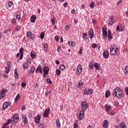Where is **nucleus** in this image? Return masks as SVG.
<instances>
[{
	"label": "nucleus",
	"instance_id": "nucleus-1",
	"mask_svg": "<svg viewBox=\"0 0 128 128\" xmlns=\"http://www.w3.org/2000/svg\"><path fill=\"white\" fill-rule=\"evenodd\" d=\"M112 95L114 98L117 97L118 98H122V91L120 88L116 87L112 90Z\"/></svg>",
	"mask_w": 128,
	"mask_h": 128
},
{
	"label": "nucleus",
	"instance_id": "nucleus-2",
	"mask_svg": "<svg viewBox=\"0 0 128 128\" xmlns=\"http://www.w3.org/2000/svg\"><path fill=\"white\" fill-rule=\"evenodd\" d=\"M118 52V48H116L114 46L112 45L110 47V53L112 56H116Z\"/></svg>",
	"mask_w": 128,
	"mask_h": 128
},
{
	"label": "nucleus",
	"instance_id": "nucleus-3",
	"mask_svg": "<svg viewBox=\"0 0 128 128\" xmlns=\"http://www.w3.org/2000/svg\"><path fill=\"white\" fill-rule=\"evenodd\" d=\"M88 108V104L86 102H83L81 103V108L82 110L84 112V110H86Z\"/></svg>",
	"mask_w": 128,
	"mask_h": 128
},
{
	"label": "nucleus",
	"instance_id": "nucleus-4",
	"mask_svg": "<svg viewBox=\"0 0 128 128\" xmlns=\"http://www.w3.org/2000/svg\"><path fill=\"white\" fill-rule=\"evenodd\" d=\"M8 89L2 88L0 92V98L2 100L4 96H6V94L8 92Z\"/></svg>",
	"mask_w": 128,
	"mask_h": 128
},
{
	"label": "nucleus",
	"instance_id": "nucleus-5",
	"mask_svg": "<svg viewBox=\"0 0 128 128\" xmlns=\"http://www.w3.org/2000/svg\"><path fill=\"white\" fill-rule=\"evenodd\" d=\"M9 106H10V102L6 101L4 102L2 107V110H4L6 108H8Z\"/></svg>",
	"mask_w": 128,
	"mask_h": 128
},
{
	"label": "nucleus",
	"instance_id": "nucleus-6",
	"mask_svg": "<svg viewBox=\"0 0 128 128\" xmlns=\"http://www.w3.org/2000/svg\"><path fill=\"white\" fill-rule=\"evenodd\" d=\"M82 70V65L78 66H77L76 70L77 76H80Z\"/></svg>",
	"mask_w": 128,
	"mask_h": 128
},
{
	"label": "nucleus",
	"instance_id": "nucleus-7",
	"mask_svg": "<svg viewBox=\"0 0 128 128\" xmlns=\"http://www.w3.org/2000/svg\"><path fill=\"white\" fill-rule=\"evenodd\" d=\"M50 108H46L44 112V118H48V115L50 114Z\"/></svg>",
	"mask_w": 128,
	"mask_h": 128
},
{
	"label": "nucleus",
	"instance_id": "nucleus-8",
	"mask_svg": "<svg viewBox=\"0 0 128 128\" xmlns=\"http://www.w3.org/2000/svg\"><path fill=\"white\" fill-rule=\"evenodd\" d=\"M116 30L117 32H123V30H124V26L122 25H118L116 27Z\"/></svg>",
	"mask_w": 128,
	"mask_h": 128
},
{
	"label": "nucleus",
	"instance_id": "nucleus-9",
	"mask_svg": "<svg viewBox=\"0 0 128 128\" xmlns=\"http://www.w3.org/2000/svg\"><path fill=\"white\" fill-rule=\"evenodd\" d=\"M88 36L90 40H92V38L94 36V30H92L91 29L88 30Z\"/></svg>",
	"mask_w": 128,
	"mask_h": 128
},
{
	"label": "nucleus",
	"instance_id": "nucleus-10",
	"mask_svg": "<svg viewBox=\"0 0 128 128\" xmlns=\"http://www.w3.org/2000/svg\"><path fill=\"white\" fill-rule=\"evenodd\" d=\"M102 38L104 40H106V38L108 36V31H106V29L102 28Z\"/></svg>",
	"mask_w": 128,
	"mask_h": 128
},
{
	"label": "nucleus",
	"instance_id": "nucleus-11",
	"mask_svg": "<svg viewBox=\"0 0 128 128\" xmlns=\"http://www.w3.org/2000/svg\"><path fill=\"white\" fill-rule=\"evenodd\" d=\"M24 48H20V50H19V52L20 54V60H22V58H24Z\"/></svg>",
	"mask_w": 128,
	"mask_h": 128
},
{
	"label": "nucleus",
	"instance_id": "nucleus-12",
	"mask_svg": "<svg viewBox=\"0 0 128 128\" xmlns=\"http://www.w3.org/2000/svg\"><path fill=\"white\" fill-rule=\"evenodd\" d=\"M11 120H12V122H17L18 120V115H14L11 118Z\"/></svg>",
	"mask_w": 128,
	"mask_h": 128
},
{
	"label": "nucleus",
	"instance_id": "nucleus-13",
	"mask_svg": "<svg viewBox=\"0 0 128 128\" xmlns=\"http://www.w3.org/2000/svg\"><path fill=\"white\" fill-rule=\"evenodd\" d=\"M94 66L96 70H102V68L100 67V64L98 62H95L94 64Z\"/></svg>",
	"mask_w": 128,
	"mask_h": 128
},
{
	"label": "nucleus",
	"instance_id": "nucleus-14",
	"mask_svg": "<svg viewBox=\"0 0 128 128\" xmlns=\"http://www.w3.org/2000/svg\"><path fill=\"white\" fill-rule=\"evenodd\" d=\"M39 72V74H42V68L40 65H38L36 70V72Z\"/></svg>",
	"mask_w": 128,
	"mask_h": 128
},
{
	"label": "nucleus",
	"instance_id": "nucleus-15",
	"mask_svg": "<svg viewBox=\"0 0 128 128\" xmlns=\"http://www.w3.org/2000/svg\"><path fill=\"white\" fill-rule=\"evenodd\" d=\"M43 72L44 73V74H48L50 72V68L47 66H44L43 67Z\"/></svg>",
	"mask_w": 128,
	"mask_h": 128
},
{
	"label": "nucleus",
	"instance_id": "nucleus-16",
	"mask_svg": "<svg viewBox=\"0 0 128 128\" xmlns=\"http://www.w3.org/2000/svg\"><path fill=\"white\" fill-rule=\"evenodd\" d=\"M102 126L104 128H108V120H104L102 122Z\"/></svg>",
	"mask_w": 128,
	"mask_h": 128
},
{
	"label": "nucleus",
	"instance_id": "nucleus-17",
	"mask_svg": "<svg viewBox=\"0 0 128 128\" xmlns=\"http://www.w3.org/2000/svg\"><path fill=\"white\" fill-rule=\"evenodd\" d=\"M84 112L83 110H81L80 114H79V120H82L84 117Z\"/></svg>",
	"mask_w": 128,
	"mask_h": 128
},
{
	"label": "nucleus",
	"instance_id": "nucleus-18",
	"mask_svg": "<svg viewBox=\"0 0 128 128\" xmlns=\"http://www.w3.org/2000/svg\"><path fill=\"white\" fill-rule=\"evenodd\" d=\"M34 122L36 124H40V116L38 115H37L34 118Z\"/></svg>",
	"mask_w": 128,
	"mask_h": 128
},
{
	"label": "nucleus",
	"instance_id": "nucleus-19",
	"mask_svg": "<svg viewBox=\"0 0 128 128\" xmlns=\"http://www.w3.org/2000/svg\"><path fill=\"white\" fill-rule=\"evenodd\" d=\"M114 20V16H111L110 18L108 20V24L109 26H112V24H114V22L112 20Z\"/></svg>",
	"mask_w": 128,
	"mask_h": 128
},
{
	"label": "nucleus",
	"instance_id": "nucleus-20",
	"mask_svg": "<svg viewBox=\"0 0 128 128\" xmlns=\"http://www.w3.org/2000/svg\"><path fill=\"white\" fill-rule=\"evenodd\" d=\"M84 86V83L82 82V81L80 80L78 82V84H77V87L78 88H82Z\"/></svg>",
	"mask_w": 128,
	"mask_h": 128
},
{
	"label": "nucleus",
	"instance_id": "nucleus-21",
	"mask_svg": "<svg viewBox=\"0 0 128 128\" xmlns=\"http://www.w3.org/2000/svg\"><path fill=\"white\" fill-rule=\"evenodd\" d=\"M103 56L104 58H108V52L105 50L103 52Z\"/></svg>",
	"mask_w": 128,
	"mask_h": 128
},
{
	"label": "nucleus",
	"instance_id": "nucleus-22",
	"mask_svg": "<svg viewBox=\"0 0 128 128\" xmlns=\"http://www.w3.org/2000/svg\"><path fill=\"white\" fill-rule=\"evenodd\" d=\"M112 32H110V30H108V40H112Z\"/></svg>",
	"mask_w": 128,
	"mask_h": 128
},
{
	"label": "nucleus",
	"instance_id": "nucleus-23",
	"mask_svg": "<svg viewBox=\"0 0 128 128\" xmlns=\"http://www.w3.org/2000/svg\"><path fill=\"white\" fill-rule=\"evenodd\" d=\"M30 20L31 22H35L36 20V15H32L30 17Z\"/></svg>",
	"mask_w": 128,
	"mask_h": 128
},
{
	"label": "nucleus",
	"instance_id": "nucleus-24",
	"mask_svg": "<svg viewBox=\"0 0 128 128\" xmlns=\"http://www.w3.org/2000/svg\"><path fill=\"white\" fill-rule=\"evenodd\" d=\"M112 108L111 106H108V104L105 105V110L106 112H110V110Z\"/></svg>",
	"mask_w": 128,
	"mask_h": 128
},
{
	"label": "nucleus",
	"instance_id": "nucleus-25",
	"mask_svg": "<svg viewBox=\"0 0 128 128\" xmlns=\"http://www.w3.org/2000/svg\"><path fill=\"white\" fill-rule=\"evenodd\" d=\"M22 120L24 121V124L28 123V118L24 115H22Z\"/></svg>",
	"mask_w": 128,
	"mask_h": 128
},
{
	"label": "nucleus",
	"instance_id": "nucleus-26",
	"mask_svg": "<svg viewBox=\"0 0 128 128\" xmlns=\"http://www.w3.org/2000/svg\"><path fill=\"white\" fill-rule=\"evenodd\" d=\"M110 96V90H107L105 92V98H108Z\"/></svg>",
	"mask_w": 128,
	"mask_h": 128
},
{
	"label": "nucleus",
	"instance_id": "nucleus-27",
	"mask_svg": "<svg viewBox=\"0 0 128 128\" xmlns=\"http://www.w3.org/2000/svg\"><path fill=\"white\" fill-rule=\"evenodd\" d=\"M120 128H126V124L122 122H120L119 124Z\"/></svg>",
	"mask_w": 128,
	"mask_h": 128
},
{
	"label": "nucleus",
	"instance_id": "nucleus-28",
	"mask_svg": "<svg viewBox=\"0 0 128 128\" xmlns=\"http://www.w3.org/2000/svg\"><path fill=\"white\" fill-rule=\"evenodd\" d=\"M56 128H60V119H57L56 121Z\"/></svg>",
	"mask_w": 128,
	"mask_h": 128
},
{
	"label": "nucleus",
	"instance_id": "nucleus-29",
	"mask_svg": "<svg viewBox=\"0 0 128 128\" xmlns=\"http://www.w3.org/2000/svg\"><path fill=\"white\" fill-rule=\"evenodd\" d=\"M32 32H27L26 36L28 38H30L32 39Z\"/></svg>",
	"mask_w": 128,
	"mask_h": 128
},
{
	"label": "nucleus",
	"instance_id": "nucleus-30",
	"mask_svg": "<svg viewBox=\"0 0 128 128\" xmlns=\"http://www.w3.org/2000/svg\"><path fill=\"white\" fill-rule=\"evenodd\" d=\"M22 68L24 70H27L28 68V64L26 62H24L22 64Z\"/></svg>",
	"mask_w": 128,
	"mask_h": 128
},
{
	"label": "nucleus",
	"instance_id": "nucleus-31",
	"mask_svg": "<svg viewBox=\"0 0 128 128\" xmlns=\"http://www.w3.org/2000/svg\"><path fill=\"white\" fill-rule=\"evenodd\" d=\"M68 44L70 46H76V43L74 41H70L68 42Z\"/></svg>",
	"mask_w": 128,
	"mask_h": 128
},
{
	"label": "nucleus",
	"instance_id": "nucleus-32",
	"mask_svg": "<svg viewBox=\"0 0 128 128\" xmlns=\"http://www.w3.org/2000/svg\"><path fill=\"white\" fill-rule=\"evenodd\" d=\"M14 76L15 78H18V68H16L14 70Z\"/></svg>",
	"mask_w": 128,
	"mask_h": 128
},
{
	"label": "nucleus",
	"instance_id": "nucleus-33",
	"mask_svg": "<svg viewBox=\"0 0 128 128\" xmlns=\"http://www.w3.org/2000/svg\"><path fill=\"white\" fill-rule=\"evenodd\" d=\"M20 94H18L16 96L14 102H18V100H20Z\"/></svg>",
	"mask_w": 128,
	"mask_h": 128
},
{
	"label": "nucleus",
	"instance_id": "nucleus-34",
	"mask_svg": "<svg viewBox=\"0 0 128 128\" xmlns=\"http://www.w3.org/2000/svg\"><path fill=\"white\" fill-rule=\"evenodd\" d=\"M60 74H62L60 70L59 69H56V76H60Z\"/></svg>",
	"mask_w": 128,
	"mask_h": 128
},
{
	"label": "nucleus",
	"instance_id": "nucleus-35",
	"mask_svg": "<svg viewBox=\"0 0 128 128\" xmlns=\"http://www.w3.org/2000/svg\"><path fill=\"white\" fill-rule=\"evenodd\" d=\"M30 56L32 58L33 60H34V58H36V54L31 52L30 54Z\"/></svg>",
	"mask_w": 128,
	"mask_h": 128
},
{
	"label": "nucleus",
	"instance_id": "nucleus-36",
	"mask_svg": "<svg viewBox=\"0 0 128 128\" xmlns=\"http://www.w3.org/2000/svg\"><path fill=\"white\" fill-rule=\"evenodd\" d=\"M11 22L12 24H16V18H13L11 20Z\"/></svg>",
	"mask_w": 128,
	"mask_h": 128
},
{
	"label": "nucleus",
	"instance_id": "nucleus-37",
	"mask_svg": "<svg viewBox=\"0 0 128 128\" xmlns=\"http://www.w3.org/2000/svg\"><path fill=\"white\" fill-rule=\"evenodd\" d=\"M59 68L61 70H64L66 68V66L64 64H62L60 66Z\"/></svg>",
	"mask_w": 128,
	"mask_h": 128
},
{
	"label": "nucleus",
	"instance_id": "nucleus-38",
	"mask_svg": "<svg viewBox=\"0 0 128 128\" xmlns=\"http://www.w3.org/2000/svg\"><path fill=\"white\" fill-rule=\"evenodd\" d=\"M38 126L40 127V128H44L45 126H44V124H42V123H40V122H39V124H38Z\"/></svg>",
	"mask_w": 128,
	"mask_h": 128
},
{
	"label": "nucleus",
	"instance_id": "nucleus-39",
	"mask_svg": "<svg viewBox=\"0 0 128 128\" xmlns=\"http://www.w3.org/2000/svg\"><path fill=\"white\" fill-rule=\"evenodd\" d=\"M4 70H5L6 74H8V72H10V68L6 67Z\"/></svg>",
	"mask_w": 128,
	"mask_h": 128
},
{
	"label": "nucleus",
	"instance_id": "nucleus-40",
	"mask_svg": "<svg viewBox=\"0 0 128 128\" xmlns=\"http://www.w3.org/2000/svg\"><path fill=\"white\" fill-rule=\"evenodd\" d=\"M40 38L41 40H44V32H42L40 34Z\"/></svg>",
	"mask_w": 128,
	"mask_h": 128
},
{
	"label": "nucleus",
	"instance_id": "nucleus-41",
	"mask_svg": "<svg viewBox=\"0 0 128 128\" xmlns=\"http://www.w3.org/2000/svg\"><path fill=\"white\" fill-rule=\"evenodd\" d=\"M34 70H36L34 67H32L30 71V74H33Z\"/></svg>",
	"mask_w": 128,
	"mask_h": 128
},
{
	"label": "nucleus",
	"instance_id": "nucleus-42",
	"mask_svg": "<svg viewBox=\"0 0 128 128\" xmlns=\"http://www.w3.org/2000/svg\"><path fill=\"white\" fill-rule=\"evenodd\" d=\"M89 68L90 70H92V68H94V64L92 62H90L89 64Z\"/></svg>",
	"mask_w": 128,
	"mask_h": 128
},
{
	"label": "nucleus",
	"instance_id": "nucleus-43",
	"mask_svg": "<svg viewBox=\"0 0 128 128\" xmlns=\"http://www.w3.org/2000/svg\"><path fill=\"white\" fill-rule=\"evenodd\" d=\"M12 122V118L10 119H8V122H7L5 123V124L7 125V126H8V124H10V122Z\"/></svg>",
	"mask_w": 128,
	"mask_h": 128
},
{
	"label": "nucleus",
	"instance_id": "nucleus-44",
	"mask_svg": "<svg viewBox=\"0 0 128 128\" xmlns=\"http://www.w3.org/2000/svg\"><path fill=\"white\" fill-rule=\"evenodd\" d=\"M90 8H94V2H92L90 3Z\"/></svg>",
	"mask_w": 128,
	"mask_h": 128
},
{
	"label": "nucleus",
	"instance_id": "nucleus-45",
	"mask_svg": "<svg viewBox=\"0 0 128 128\" xmlns=\"http://www.w3.org/2000/svg\"><path fill=\"white\" fill-rule=\"evenodd\" d=\"M46 82L48 84H52V80L50 78H46Z\"/></svg>",
	"mask_w": 128,
	"mask_h": 128
},
{
	"label": "nucleus",
	"instance_id": "nucleus-46",
	"mask_svg": "<svg viewBox=\"0 0 128 128\" xmlns=\"http://www.w3.org/2000/svg\"><path fill=\"white\" fill-rule=\"evenodd\" d=\"M20 30V26L18 25L16 26V28H15V30H16V32H18V30Z\"/></svg>",
	"mask_w": 128,
	"mask_h": 128
},
{
	"label": "nucleus",
	"instance_id": "nucleus-47",
	"mask_svg": "<svg viewBox=\"0 0 128 128\" xmlns=\"http://www.w3.org/2000/svg\"><path fill=\"white\" fill-rule=\"evenodd\" d=\"M70 26L69 24H68L65 26V30H70Z\"/></svg>",
	"mask_w": 128,
	"mask_h": 128
},
{
	"label": "nucleus",
	"instance_id": "nucleus-48",
	"mask_svg": "<svg viewBox=\"0 0 128 128\" xmlns=\"http://www.w3.org/2000/svg\"><path fill=\"white\" fill-rule=\"evenodd\" d=\"M26 86V84L24 82H22L21 84L22 88H24Z\"/></svg>",
	"mask_w": 128,
	"mask_h": 128
},
{
	"label": "nucleus",
	"instance_id": "nucleus-49",
	"mask_svg": "<svg viewBox=\"0 0 128 128\" xmlns=\"http://www.w3.org/2000/svg\"><path fill=\"white\" fill-rule=\"evenodd\" d=\"M92 94V90L88 88V94Z\"/></svg>",
	"mask_w": 128,
	"mask_h": 128
},
{
	"label": "nucleus",
	"instance_id": "nucleus-50",
	"mask_svg": "<svg viewBox=\"0 0 128 128\" xmlns=\"http://www.w3.org/2000/svg\"><path fill=\"white\" fill-rule=\"evenodd\" d=\"M16 18H17V20H20V15L17 14L16 15Z\"/></svg>",
	"mask_w": 128,
	"mask_h": 128
},
{
	"label": "nucleus",
	"instance_id": "nucleus-51",
	"mask_svg": "<svg viewBox=\"0 0 128 128\" xmlns=\"http://www.w3.org/2000/svg\"><path fill=\"white\" fill-rule=\"evenodd\" d=\"M1 128H10V126H8V125H6V124H4Z\"/></svg>",
	"mask_w": 128,
	"mask_h": 128
},
{
	"label": "nucleus",
	"instance_id": "nucleus-52",
	"mask_svg": "<svg viewBox=\"0 0 128 128\" xmlns=\"http://www.w3.org/2000/svg\"><path fill=\"white\" fill-rule=\"evenodd\" d=\"M54 40H55L56 42H58V40H60V36H55Z\"/></svg>",
	"mask_w": 128,
	"mask_h": 128
},
{
	"label": "nucleus",
	"instance_id": "nucleus-53",
	"mask_svg": "<svg viewBox=\"0 0 128 128\" xmlns=\"http://www.w3.org/2000/svg\"><path fill=\"white\" fill-rule=\"evenodd\" d=\"M8 8H10V6H12V2H8Z\"/></svg>",
	"mask_w": 128,
	"mask_h": 128
},
{
	"label": "nucleus",
	"instance_id": "nucleus-54",
	"mask_svg": "<svg viewBox=\"0 0 128 128\" xmlns=\"http://www.w3.org/2000/svg\"><path fill=\"white\" fill-rule=\"evenodd\" d=\"M7 64H8V66H12V63L10 61H8L7 62Z\"/></svg>",
	"mask_w": 128,
	"mask_h": 128
},
{
	"label": "nucleus",
	"instance_id": "nucleus-55",
	"mask_svg": "<svg viewBox=\"0 0 128 128\" xmlns=\"http://www.w3.org/2000/svg\"><path fill=\"white\" fill-rule=\"evenodd\" d=\"M84 94H86V95L88 94V89H85L84 90Z\"/></svg>",
	"mask_w": 128,
	"mask_h": 128
},
{
	"label": "nucleus",
	"instance_id": "nucleus-56",
	"mask_svg": "<svg viewBox=\"0 0 128 128\" xmlns=\"http://www.w3.org/2000/svg\"><path fill=\"white\" fill-rule=\"evenodd\" d=\"M74 128H78V124H76V122L74 123Z\"/></svg>",
	"mask_w": 128,
	"mask_h": 128
},
{
	"label": "nucleus",
	"instance_id": "nucleus-57",
	"mask_svg": "<svg viewBox=\"0 0 128 128\" xmlns=\"http://www.w3.org/2000/svg\"><path fill=\"white\" fill-rule=\"evenodd\" d=\"M125 92L127 96H128V87L125 88Z\"/></svg>",
	"mask_w": 128,
	"mask_h": 128
},
{
	"label": "nucleus",
	"instance_id": "nucleus-58",
	"mask_svg": "<svg viewBox=\"0 0 128 128\" xmlns=\"http://www.w3.org/2000/svg\"><path fill=\"white\" fill-rule=\"evenodd\" d=\"M96 44H92V48H96Z\"/></svg>",
	"mask_w": 128,
	"mask_h": 128
},
{
	"label": "nucleus",
	"instance_id": "nucleus-59",
	"mask_svg": "<svg viewBox=\"0 0 128 128\" xmlns=\"http://www.w3.org/2000/svg\"><path fill=\"white\" fill-rule=\"evenodd\" d=\"M82 48H80L78 52V54H80V56H82Z\"/></svg>",
	"mask_w": 128,
	"mask_h": 128
},
{
	"label": "nucleus",
	"instance_id": "nucleus-60",
	"mask_svg": "<svg viewBox=\"0 0 128 128\" xmlns=\"http://www.w3.org/2000/svg\"><path fill=\"white\" fill-rule=\"evenodd\" d=\"M92 22L93 24H96V20H92Z\"/></svg>",
	"mask_w": 128,
	"mask_h": 128
},
{
	"label": "nucleus",
	"instance_id": "nucleus-61",
	"mask_svg": "<svg viewBox=\"0 0 128 128\" xmlns=\"http://www.w3.org/2000/svg\"><path fill=\"white\" fill-rule=\"evenodd\" d=\"M122 0H120L119 1H118L116 3L117 6H118V4H122Z\"/></svg>",
	"mask_w": 128,
	"mask_h": 128
},
{
	"label": "nucleus",
	"instance_id": "nucleus-62",
	"mask_svg": "<svg viewBox=\"0 0 128 128\" xmlns=\"http://www.w3.org/2000/svg\"><path fill=\"white\" fill-rule=\"evenodd\" d=\"M26 62H28V64H32V62L30 60V58H28L26 59Z\"/></svg>",
	"mask_w": 128,
	"mask_h": 128
},
{
	"label": "nucleus",
	"instance_id": "nucleus-63",
	"mask_svg": "<svg viewBox=\"0 0 128 128\" xmlns=\"http://www.w3.org/2000/svg\"><path fill=\"white\" fill-rule=\"evenodd\" d=\"M44 48H45V49L46 48L47 50L48 49V44H44Z\"/></svg>",
	"mask_w": 128,
	"mask_h": 128
},
{
	"label": "nucleus",
	"instance_id": "nucleus-64",
	"mask_svg": "<svg viewBox=\"0 0 128 128\" xmlns=\"http://www.w3.org/2000/svg\"><path fill=\"white\" fill-rule=\"evenodd\" d=\"M114 106H118V102H115L114 104Z\"/></svg>",
	"mask_w": 128,
	"mask_h": 128
}]
</instances>
